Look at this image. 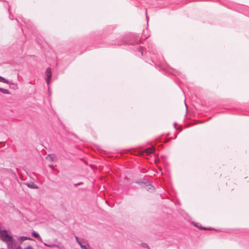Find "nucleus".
I'll return each mask as SVG.
<instances>
[{
    "label": "nucleus",
    "mask_w": 249,
    "mask_h": 249,
    "mask_svg": "<svg viewBox=\"0 0 249 249\" xmlns=\"http://www.w3.org/2000/svg\"><path fill=\"white\" fill-rule=\"evenodd\" d=\"M50 79H45L46 80V83H47V84L48 86H49V85L50 84Z\"/></svg>",
    "instance_id": "12"
},
{
    "label": "nucleus",
    "mask_w": 249,
    "mask_h": 249,
    "mask_svg": "<svg viewBox=\"0 0 249 249\" xmlns=\"http://www.w3.org/2000/svg\"><path fill=\"white\" fill-rule=\"evenodd\" d=\"M44 245L46 247H50V248H53V247H57V246L54 244H47L46 243H44Z\"/></svg>",
    "instance_id": "10"
},
{
    "label": "nucleus",
    "mask_w": 249,
    "mask_h": 249,
    "mask_svg": "<svg viewBox=\"0 0 249 249\" xmlns=\"http://www.w3.org/2000/svg\"><path fill=\"white\" fill-rule=\"evenodd\" d=\"M49 167H50V168H51L52 169H54V166H53V165H49Z\"/></svg>",
    "instance_id": "16"
},
{
    "label": "nucleus",
    "mask_w": 249,
    "mask_h": 249,
    "mask_svg": "<svg viewBox=\"0 0 249 249\" xmlns=\"http://www.w3.org/2000/svg\"><path fill=\"white\" fill-rule=\"evenodd\" d=\"M45 74L46 76L45 79H51L52 77V71L51 69L49 68H47L45 71Z\"/></svg>",
    "instance_id": "4"
},
{
    "label": "nucleus",
    "mask_w": 249,
    "mask_h": 249,
    "mask_svg": "<svg viewBox=\"0 0 249 249\" xmlns=\"http://www.w3.org/2000/svg\"><path fill=\"white\" fill-rule=\"evenodd\" d=\"M75 240L76 242L79 244L82 249H90V245L88 244L87 240L82 239L81 241L77 236H75Z\"/></svg>",
    "instance_id": "2"
},
{
    "label": "nucleus",
    "mask_w": 249,
    "mask_h": 249,
    "mask_svg": "<svg viewBox=\"0 0 249 249\" xmlns=\"http://www.w3.org/2000/svg\"><path fill=\"white\" fill-rule=\"evenodd\" d=\"M139 51H140V52H141V54H142V48H141Z\"/></svg>",
    "instance_id": "17"
},
{
    "label": "nucleus",
    "mask_w": 249,
    "mask_h": 249,
    "mask_svg": "<svg viewBox=\"0 0 249 249\" xmlns=\"http://www.w3.org/2000/svg\"><path fill=\"white\" fill-rule=\"evenodd\" d=\"M0 91H1L2 93L4 94H9V91L6 89L1 88V89H0Z\"/></svg>",
    "instance_id": "9"
},
{
    "label": "nucleus",
    "mask_w": 249,
    "mask_h": 249,
    "mask_svg": "<svg viewBox=\"0 0 249 249\" xmlns=\"http://www.w3.org/2000/svg\"><path fill=\"white\" fill-rule=\"evenodd\" d=\"M24 184L26 185L28 188H31V189H36L38 188V187L37 186V185H36V184H35L33 182H25L24 183Z\"/></svg>",
    "instance_id": "3"
},
{
    "label": "nucleus",
    "mask_w": 249,
    "mask_h": 249,
    "mask_svg": "<svg viewBox=\"0 0 249 249\" xmlns=\"http://www.w3.org/2000/svg\"><path fill=\"white\" fill-rule=\"evenodd\" d=\"M0 82H3L4 83H6V84L8 83V81L6 79H5L4 78H3L0 76Z\"/></svg>",
    "instance_id": "11"
},
{
    "label": "nucleus",
    "mask_w": 249,
    "mask_h": 249,
    "mask_svg": "<svg viewBox=\"0 0 249 249\" xmlns=\"http://www.w3.org/2000/svg\"><path fill=\"white\" fill-rule=\"evenodd\" d=\"M0 89H1V88H0Z\"/></svg>",
    "instance_id": "18"
},
{
    "label": "nucleus",
    "mask_w": 249,
    "mask_h": 249,
    "mask_svg": "<svg viewBox=\"0 0 249 249\" xmlns=\"http://www.w3.org/2000/svg\"><path fill=\"white\" fill-rule=\"evenodd\" d=\"M32 235L34 237L37 238L39 241L42 242V238L40 237L39 234L36 231H34L32 232Z\"/></svg>",
    "instance_id": "6"
},
{
    "label": "nucleus",
    "mask_w": 249,
    "mask_h": 249,
    "mask_svg": "<svg viewBox=\"0 0 249 249\" xmlns=\"http://www.w3.org/2000/svg\"><path fill=\"white\" fill-rule=\"evenodd\" d=\"M26 240H31L30 237H28L27 236H21L20 237L19 240L20 242H22L23 241H25Z\"/></svg>",
    "instance_id": "8"
},
{
    "label": "nucleus",
    "mask_w": 249,
    "mask_h": 249,
    "mask_svg": "<svg viewBox=\"0 0 249 249\" xmlns=\"http://www.w3.org/2000/svg\"><path fill=\"white\" fill-rule=\"evenodd\" d=\"M24 249H34L32 247L29 246L27 247L26 248H25Z\"/></svg>",
    "instance_id": "13"
},
{
    "label": "nucleus",
    "mask_w": 249,
    "mask_h": 249,
    "mask_svg": "<svg viewBox=\"0 0 249 249\" xmlns=\"http://www.w3.org/2000/svg\"><path fill=\"white\" fill-rule=\"evenodd\" d=\"M177 123H175L174 124V127L176 129H177Z\"/></svg>",
    "instance_id": "15"
},
{
    "label": "nucleus",
    "mask_w": 249,
    "mask_h": 249,
    "mask_svg": "<svg viewBox=\"0 0 249 249\" xmlns=\"http://www.w3.org/2000/svg\"><path fill=\"white\" fill-rule=\"evenodd\" d=\"M0 238L6 243L8 249H21L20 246H17L15 239L9 235L5 230L0 231Z\"/></svg>",
    "instance_id": "1"
},
{
    "label": "nucleus",
    "mask_w": 249,
    "mask_h": 249,
    "mask_svg": "<svg viewBox=\"0 0 249 249\" xmlns=\"http://www.w3.org/2000/svg\"><path fill=\"white\" fill-rule=\"evenodd\" d=\"M83 182H79V183H77V184H75V186H78V185H81V184H83Z\"/></svg>",
    "instance_id": "14"
},
{
    "label": "nucleus",
    "mask_w": 249,
    "mask_h": 249,
    "mask_svg": "<svg viewBox=\"0 0 249 249\" xmlns=\"http://www.w3.org/2000/svg\"><path fill=\"white\" fill-rule=\"evenodd\" d=\"M155 150V149L154 147H150V148H148L146 149L145 150V152L147 154H150L152 153Z\"/></svg>",
    "instance_id": "7"
},
{
    "label": "nucleus",
    "mask_w": 249,
    "mask_h": 249,
    "mask_svg": "<svg viewBox=\"0 0 249 249\" xmlns=\"http://www.w3.org/2000/svg\"><path fill=\"white\" fill-rule=\"evenodd\" d=\"M46 159L47 160L53 161H54L56 159V156L53 154H49L46 157Z\"/></svg>",
    "instance_id": "5"
}]
</instances>
